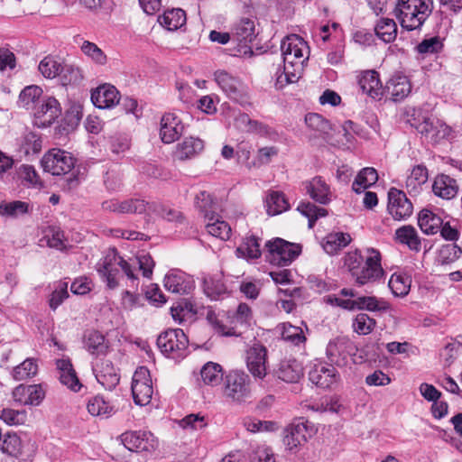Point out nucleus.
I'll list each match as a JSON object with an SVG mask.
<instances>
[{"mask_svg": "<svg viewBox=\"0 0 462 462\" xmlns=\"http://www.w3.org/2000/svg\"><path fill=\"white\" fill-rule=\"evenodd\" d=\"M29 205L23 201L15 200L11 202L2 203L0 205V215L17 217L28 212Z\"/></svg>", "mask_w": 462, "mask_h": 462, "instance_id": "59", "label": "nucleus"}, {"mask_svg": "<svg viewBox=\"0 0 462 462\" xmlns=\"http://www.w3.org/2000/svg\"><path fill=\"white\" fill-rule=\"evenodd\" d=\"M236 127L243 132L263 134L267 133L266 126L262 123L253 120L248 115L240 113L235 119Z\"/></svg>", "mask_w": 462, "mask_h": 462, "instance_id": "50", "label": "nucleus"}, {"mask_svg": "<svg viewBox=\"0 0 462 462\" xmlns=\"http://www.w3.org/2000/svg\"><path fill=\"white\" fill-rule=\"evenodd\" d=\"M84 344L86 349L94 356H100L106 354L108 345L105 337L98 331H89L85 336Z\"/></svg>", "mask_w": 462, "mask_h": 462, "instance_id": "39", "label": "nucleus"}, {"mask_svg": "<svg viewBox=\"0 0 462 462\" xmlns=\"http://www.w3.org/2000/svg\"><path fill=\"white\" fill-rule=\"evenodd\" d=\"M154 267V262L150 254H141L129 262L119 256L115 250L108 253L97 264V271L106 282L109 289L118 286V273L121 269L127 278L134 283L138 281L135 272L137 268L143 272L144 277L150 278Z\"/></svg>", "mask_w": 462, "mask_h": 462, "instance_id": "1", "label": "nucleus"}, {"mask_svg": "<svg viewBox=\"0 0 462 462\" xmlns=\"http://www.w3.org/2000/svg\"><path fill=\"white\" fill-rule=\"evenodd\" d=\"M203 290L208 298L215 300L228 295V291L220 276L204 278Z\"/></svg>", "mask_w": 462, "mask_h": 462, "instance_id": "40", "label": "nucleus"}, {"mask_svg": "<svg viewBox=\"0 0 462 462\" xmlns=\"http://www.w3.org/2000/svg\"><path fill=\"white\" fill-rule=\"evenodd\" d=\"M105 211L119 214H156L168 221H180L181 213L175 208L157 202H145L143 199H131L124 201L116 199L106 200L102 203Z\"/></svg>", "mask_w": 462, "mask_h": 462, "instance_id": "2", "label": "nucleus"}, {"mask_svg": "<svg viewBox=\"0 0 462 462\" xmlns=\"http://www.w3.org/2000/svg\"><path fill=\"white\" fill-rule=\"evenodd\" d=\"M61 109L58 100L52 97H43L42 104L35 108V124L40 127L51 125L60 115Z\"/></svg>", "mask_w": 462, "mask_h": 462, "instance_id": "18", "label": "nucleus"}, {"mask_svg": "<svg viewBox=\"0 0 462 462\" xmlns=\"http://www.w3.org/2000/svg\"><path fill=\"white\" fill-rule=\"evenodd\" d=\"M87 409L92 416L101 418H108L115 412L113 405L100 395L89 398L87 403Z\"/></svg>", "mask_w": 462, "mask_h": 462, "instance_id": "38", "label": "nucleus"}, {"mask_svg": "<svg viewBox=\"0 0 462 462\" xmlns=\"http://www.w3.org/2000/svg\"><path fill=\"white\" fill-rule=\"evenodd\" d=\"M37 373V359L29 357L13 368L12 376L16 381H23L34 377Z\"/></svg>", "mask_w": 462, "mask_h": 462, "instance_id": "42", "label": "nucleus"}, {"mask_svg": "<svg viewBox=\"0 0 462 462\" xmlns=\"http://www.w3.org/2000/svg\"><path fill=\"white\" fill-rule=\"evenodd\" d=\"M281 334L285 341L291 342L294 345H299L306 340L302 328L289 323L282 324Z\"/></svg>", "mask_w": 462, "mask_h": 462, "instance_id": "56", "label": "nucleus"}, {"mask_svg": "<svg viewBox=\"0 0 462 462\" xmlns=\"http://www.w3.org/2000/svg\"><path fill=\"white\" fill-rule=\"evenodd\" d=\"M164 287L174 293L188 294L194 288V281L180 270H171L164 277Z\"/></svg>", "mask_w": 462, "mask_h": 462, "instance_id": "20", "label": "nucleus"}, {"mask_svg": "<svg viewBox=\"0 0 462 462\" xmlns=\"http://www.w3.org/2000/svg\"><path fill=\"white\" fill-rule=\"evenodd\" d=\"M16 176L18 179L25 181L28 185L33 187L40 183L39 176L32 165L22 164L19 168L16 169Z\"/></svg>", "mask_w": 462, "mask_h": 462, "instance_id": "63", "label": "nucleus"}, {"mask_svg": "<svg viewBox=\"0 0 462 462\" xmlns=\"http://www.w3.org/2000/svg\"><path fill=\"white\" fill-rule=\"evenodd\" d=\"M122 444L130 451L151 452L157 448L158 441L147 431H126L120 436Z\"/></svg>", "mask_w": 462, "mask_h": 462, "instance_id": "13", "label": "nucleus"}, {"mask_svg": "<svg viewBox=\"0 0 462 462\" xmlns=\"http://www.w3.org/2000/svg\"><path fill=\"white\" fill-rule=\"evenodd\" d=\"M207 220L206 229L212 236L220 238L221 240H228L231 236V227L224 220H220L214 213L206 214Z\"/></svg>", "mask_w": 462, "mask_h": 462, "instance_id": "33", "label": "nucleus"}, {"mask_svg": "<svg viewBox=\"0 0 462 462\" xmlns=\"http://www.w3.org/2000/svg\"><path fill=\"white\" fill-rule=\"evenodd\" d=\"M442 218L431 210L424 208L418 217V224L421 231L427 235L438 233L442 226Z\"/></svg>", "mask_w": 462, "mask_h": 462, "instance_id": "34", "label": "nucleus"}, {"mask_svg": "<svg viewBox=\"0 0 462 462\" xmlns=\"http://www.w3.org/2000/svg\"><path fill=\"white\" fill-rule=\"evenodd\" d=\"M204 148V143L199 138L188 137L176 146L174 156L180 161L193 158Z\"/></svg>", "mask_w": 462, "mask_h": 462, "instance_id": "31", "label": "nucleus"}, {"mask_svg": "<svg viewBox=\"0 0 462 462\" xmlns=\"http://www.w3.org/2000/svg\"><path fill=\"white\" fill-rule=\"evenodd\" d=\"M267 213L270 216L281 214L289 208V203L283 193L273 191L266 199Z\"/></svg>", "mask_w": 462, "mask_h": 462, "instance_id": "52", "label": "nucleus"}, {"mask_svg": "<svg viewBox=\"0 0 462 462\" xmlns=\"http://www.w3.org/2000/svg\"><path fill=\"white\" fill-rule=\"evenodd\" d=\"M159 21L169 31H174L186 23V14L180 8L171 9L166 11L162 16H160Z\"/></svg>", "mask_w": 462, "mask_h": 462, "instance_id": "44", "label": "nucleus"}, {"mask_svg": "<svg viewBox=\"0 0 462 462\" xmlns=\"http://www.w3.org/2000/svg\"><path fill=\"white\" fill-rule=\"evenodd\" d=\"M119 92L112 85L105 84L91 93V100L98 108H109L118 104Z\"/></svg>", "mask_w": 462, "mask_h": 462, "instance_id": "23", "label": "nucleus"}, {"mask_svg": "<svg viewBox=\"0 0 462 462\" xmlns=\"http://www.w3.org/2000/svg\"><path fill=\"white\" fill-rule=\"evenodd\" d=\"M38 69L46 79H55L62 71V60L55 56H46L39 63Z\"/></svg>", "mask_w": 462, "mask_h": 462, "instance_id": "43", "label": "nucleus"}, {"mask_svg": "<svg viewBox=\"0 0 462 462\" xmlns=\"http://www.w3.org/2000/svg\"><path fill=\"white\" fill-rule=\"evenodd\" d=\"M0 448L2 453L6 456V460L9 459L8 462H20L19 458L23 452V444L16 433L5 434L0 442Z\"/></svg>", "mask_w": 462, "mask_h": 462, "instance_id": "25", "label": "nucleus"}, {"mask_svg": "<svg viewBox=\"0 0 462 462\" xmlns=\"http://www.w3.org/2000/svg\"><path fill=\"white\" fill-rule=\"evenodd\" d=\"M60 76L63 85L75 84L81 80L82 75L79 68L72 65L66 64L62 61V71Z\"/></svg>", "mask_w": 462, "mask_h": 462, "instance_id": "61", "label": "nucleus"}, {"mask_svg": "<svg viewBox=\"0 0 462 462\" xmlns=\"http://www.w3.org/2000/svg\"><path fill=\"white\" fill-rule=\"evenodd\" d=\"M42 165L45 171L52 175H64L74 168L75 159L69 152L53 148L44 154Z\"/></svg>", "mask_w": 462, "mask_h": 462, "instance_id": "8", "label": "nucleus"}, {"mask_svg": "<svg viewBox=\"0 0 462 462\" xmlns=\"http://www.w3.org/2000/svg\"><path fill=\"white\" fill-rule=\"evenodd\" d=\"M81 51L93 62L98 65H104L106 63V55L105 52L94 42L88 41H83L80 45Z\"/></svg>", "mask_w": 462, "mask_h": 462, "instance_id": "55", "label": "nucleus"}, {"mask_svg": "<svg viewBox=\"0 0 462 462\" xmlns=\"http://www.w3.org/2000/svg\"><path fill=\"white\" fill-rule=\"evenodd\" d=\"M433 193L443 199H451L458 192V185L455 179L446 174H439L432 185Z\"/></svg>", "mask_w": 462, "mask_h": 462, "instance_id": "28", "label": "nucleus"}, {"mask_svg": "<svg viewBox=\"0 0 462 462\" xmlns=\"http://www.w3.org/2000/svg\"><path fill=\"white\" fill-rule=\"evenodd\" d=\"M411 279L403 273H393L388 282V286L394 296L404 297L411 290Z\"/></svg>", "mask_w": 462, "mask_h": 462, "instance_id": "49", "label": "nucleus"}, {"mask_svg": "<svg viewBox=\"0 0 462 462\" xmlns=\"http://www.w3.org/2000/svg\"><path fill=\"white\" fill-rule=\"evenodd\" d=\"M265 248L267 260L278 266L291 264L301 252L300 245L279 237L267 241Z\"/></svg>", "mask_w": 462, "mask_h": 462, "instance_id": "4", "label": "nucleus"}, {"mask_svg": "<svg viewBox=\"0 0 462 462\" xmlns=\"http://www.w3.org/2000/svg\"><path fill=\"white\" fill-rule=\"evenodd\" d=\"M310 380L317 386L329 388L338 380V374L333 366L318 365L309 374Z\"/></svg>", "mask_w": 462, "mask_h": 462, "instance_id": "27", "label": "nucleus"}, {"mask_svg": "<svg viewBox=\"0 0 462 462\" xmlns=\"http://www.w3.org/2000/svg\"><path fill=\"white\" fill-rule=\"evenodd\" d=\"M283 58V73L277 79L279 83L285 81L286 83L296 82L300 78L303 63L308 60V56L300 55L294 57L291 52H282Z\"/></svg>", "mask_w": 462, "mask_h": 462, "instance_id": "19", "label": "nucleus"}, {"mask_svg": "<svg viewBox=\"0 0 462 462\" xmlns=\"http://www.w3.org/2000/svg\"><path fill=\"white\" fill-rule=\"evenodd\" d=\"M432 0H399L393 14L401 26L408 31L420 29L431 14Z\"/></svg>", "mask_w": 462, "mask_h": 462, "instance_id": "3", "label": "nucleus"}, {"mask_svg": "<svg viewBox=\"0 0 462 462\" xmlns=\"http://www.w3.org/2000/svg\"><path fill=\"white\" fill-rule=\"evenodd\" d=\"M267 349L259 344L246 352V367L255 379H263L267 374Z\"/></svg>", "mask_w": 462, "mask_h": 462, "instance_id": "14", "label": "nucleus"}, {"mask_svg": "<svg viewBox=\"0 0 462 462\" xmlns=\"http://www.w3.org/2000/svg\"><path fill=\"white\" fill-rule=\"evenodd\" d=\"M386 92L393 101L405 98L411 90L410 80L406 76L394 75L386 83Z\"/></svg>", "mask_w": 462, "mask_h": 462, "instance_id": "29", "label": "nucleus"}, {"mask_svg": "<svg viewBox=\"0 0 462 462\" xmlns=\"http://www.w3.org/2000/svg\"><path fill=\"white\" fill-rule=\"evenodd\" d=\"M97 382L106 390L112 391L119 383L120 375L112 362L103 360L94 368Z\"/></svg>", "mask_w": 462, "mask_h": 462, "instance_id": "22", "label": "nucleus"}, {"mask_svg": "<svg viewBox=\"0 0 462 462\" xmlns=\"http://www.w3.org/2000/svg\"><path fill=\"white\" fill-rule=\"evenodd\" d=\"M42 94V89L35 85L28 86L23 88L19 96V101L23 107L30 108V106L40 98Z\"/></svg>", "mask_w": 462, "mask_h": 462, "instance_id": "60", "label": "nucleus"}, {"mask_svg": "<svg viewBox=\"0 0 462 462\" xmlns=\"http://www.w3.org/2000/svg\"><path fill=\"white\" fill-rule=\"evenodd\" d=\"M415 128L429 142L433 143L449 138L451 135V128L434 116H424L421 122L415 125Z\"/></svg>", "mask_w": 462, "mask_h": 462, "instance_id": "12", "label": "nucleus"}, {"mask_svg": "<svg viewBox=\"0 0 462 462\" xmlns=\"http://www.w3.org/2000/svg\"><path fill=\"white\" fill-rule=\"evenodd\" d=\"M337 305L348 310H367L370 312H387L391 304L383 298L375 296H358L356 299H336Z\"/></svg>", "mask_w": 462, "mask_h": 462, "instance_id": "10", "label": "nucleus"}, {"mask_svg": "<svg viewBox=\"0 0 462 462\" xmlns=\"http://www.w3.org/2000/svg\"><path fill=\"white\" fill-rule=\"evenodd\" d=\"M215 79L229 98L242 106L248 104L249 98L246 88L238 79L226 71L221 70L215 73Z\"/></svg>", "mask_w": 462, "mask_h": 462, "instance_id": "11", "label": "nucleus"}, {"mask_svg": "<svg viewBox=\"0 0 462 462\" xmlns=\"http://www.w3.org/2000/svg\"><path fill=\"white\" fill-rule=\"evenodd\" d=\"M200 375L205 384L217 385L223 378L222 367L217 363L208 362L201 368Z\"/></svg>", "mask_w": 462, "mask_h": 462, "instance_id": "51", "label": "nucleus"}, {"mask_svg": "<svg viewBox=\"0 0 462 462\" xmlns=\"http://www.w3.org/2000/svg\"><path fill=\"white\" fill-rule=\"evenodd\" d=\"M312 434L313 429L307 422L295 421L284 430L283 443L288 449L294 450L306 443Z\"/></svg>", "mask_w": 462, "mask_h": 462, "instance_id": "15", "label": "nucleus"}, {"mask_svg": "<svg viewBox=\"0 0 462 462\" xmlns=\"http://www.w3.org/2000/svg\"><path fill=\"white\" fill-rule=\"evenodd\" d=\"M250 378L243 371H231L226 376L224 395L226 398L241 402L250 396Z\"/></svg>", "mask_w": 462, "mask_h": 462, "instance_id": "7", "label": "nucleus"}, {"mask_svg": "<svg viewBox=\"0 0 462 462\" xmlns=\"http://www.w3.org/2000/svg\"><path fill=\"white\" fill-rule=\"evenodd\" d=\"M349 343L343 338H336L328 342L326 355L328 361L337 366H345L348 362Z\"/></svg>", "mask_w": 462, "mask_h": 462, "instance_id": "24", "label": "nucleus"}, {"mask_svg": "<svg viewBox=\"0 0 462 462\" xmlns=\"http://www.w3.org/2000/svg\"><path fill=\"white\" fill-rule=\"evenodd\" d=\"M243 425L247 431L252 433L273 431L276 427L273 421L261 420L251 417L245 418Z\"/></svg>", "mask_w": 462, "mask_h": 462, "instance_id": "58", "label": "nucleus"}, {"mask_svg": "<svg viewBox=\"0 0 462 462\" xmlns=\"http://www.w3.org/2000/svg\"><path fill=\"white\" fill-rule=\"evenodd\" d=\"M388 211L393 218L404 219L411 215L412 204L403 191L392 188L388 192Z\"/></svg>", "mask_w": 462, "mask_h": 462, "instance_id": "16", "label": "nucleus"}, {"mask_svg": "<svg viewBox=\"0 0 462 462\" xmlns=\"http://www.w3.org/2000/svg\"><path fill=\"white\" fill-rule=\"evenodd\" d=\"M365 254L363 264L353 277L356 283L360 286L375 282L384 275V271L381 265L379 251L374 248H367Z\"/></svg>", "mask_w": 462, "mask_h": 462, "instance_id": "6", "label": "nucleus"}, {"mask_svg": "<svg viewBox=\"0 0 462 462\" xmlns=\"http://www.w3.org/2000/svg\"><path fill=\"white\" fill-rule=\"evenodd\" d=\"M376 35L384 42H392L397 36V25L394 20L381 18L374 27Z\"/></svg>", "mask_w": 462, "mask_h": 462, "instance_id": "48", "label": "nucleus"}, {"mask_svg": "<svg viewBox=\"0 0 462 462\" xmlns=\"http://www.w3.org/2000/svg\"><path fill=\"white\" fill-rule=\"evenodd\" d=\"M281 51L282 52H291L294 57L309 54L306 42L296 34L289 35L282 42Z\"/></svg>", "mask_w": 462, "mask_h": 462, "instance_id": "47", "label": "nucleus"}, {"mask_svg": "<svg viewBox=\"0 0 462 462\" xmlns=\"http://www.w3.org/2000/svg\"><path fill=\"white\" fill-rule=\"evenodd\" d=\"M305 122L309 127L320 134H327L330 130V124L319 114H309L305 117Z\"/></svg>", "mask_w": 462, "mask_h": 462, "instance_id": "62", "label": "nucleus"}, {"mask_svg": "<svg viewBox=\"0 0 462 462\" xmlns=\"http://www.w3.org/2000/svg\"><path fill=\"white\" fill-rule=\"evenodd\" d=\"M376 325L374 319L370 318L365 313H359L353 320V329L359 335L370 334Z\"/></svg>", "mask_w": 462, "mask_h": 462, "instance_id": "57", "label": "nucleus"}, {"mask_svg": "<svg viewBox=\"0 0 462 462\" xmlns=\"http://www.w3.org/2000/svg\"><path fill=\"white\" fill-rule=\"evenodd\" d=\"M302 374V366L296 360L282 362L277 371L278 378L286 383H296Z\"/></svg>", "mask_w": 462, "mask_h": 462, "instance_id": "37", "label": "nucleus"}, {"mask_svg": "<svg viewBox=\"0 0 462 462\" xmlns=\"http://www.w3.org/2000/svg\"><path fill=\"white\" fill-rule=\"evenodd\" d=\"M184 124L175 113H166L161 119L160 135L165 143H172L178 140L184 132Z\"/></svg>", "mask_w": 462, "mask_h": 462, "instance_id": "17", "label": "nucleus"}, {"mask_svg": "<svg viewBox=\"0 0 462 462\" xmlns=\"http://www.w3.org/2000/svg\"><path fill=\"white\" fill-rule=\"evenodd\" d=\"M428 180V171L423 166H416L412 169L410 176L406 180V188L410 192H418L421 185Z\"/></svg>", "mask_w": 462, "mask_h": 462, "instance_id": "53", "label": "nucleus"}, {"mask_svg": "<svg viewBox=\"0 0 462 462\" xmlns=\"http://www.w3.org/2000/svg\"><path fill=\"white\" fill-rule=\"evenodd\" d=\"M232 35L239 43L245 45L252 42L255 37L254 22L248 18L242 19L234 27Z\"/></svg>", "mask_w": 462, "mask_h": 462, "instance_id": "36", "label": "nucleus"}, {"mask_svg": "<svg viewBox=\"0 0 462 462\" xmlns=\"http://www.w3.org/2000/svg\"><path fill=\"white\" fill-rule=\"evenodd\" d=\"M395 239L406 245L411 250L420 249V240L416 229L411 226H403L395 231Z\"/></svg>", "mask_w": 462, "mask_h": 462, "instance_id": "41", "label": "nucleus"}, {"mask_svg": "<svg viewBox=\"0 0 462 462\" xmlns=\"http://www.w3.org/2000/svg\"><path fill=\"white\" fill-rule=\"evenodd\" d=\"M57 368L60 371V380L61 383L67 385L69 389L77 392L80 388L79 381L73 369L69 359L61 358L56 362Z\"/></svg>", "mask_w": 462, "mask_h": 462, "instance_id": "32", "label": "nucleus"}, {"mask_svg": "<svg viewBox=\"0 0 462 462\" xmlns=\"http://www.w3.org/2000/svg\"><path fill=\"white\" fill-rule=\"evenodd\" d=\"M253 321V312L246 303H240L231 317L233 328L224 332L226 336H240L244 329H247Z\"/></svg>", "mask_w": 462, "mask_h": 462, "instance_id": "21", "label": "nucleus"}, {"mask_svg": "<svg viewBox=\"0 0 462 462\" xmlns=\"http://www.w3.org/2000/svg\"><path fill=\"white\" fill-rule=\"evenodd\" d=\"M132 393L137 405L144 406L151 402L153 394L152 381L150 371L144 367H138L132 380Z\"/></svg>", "mask_w": 462, "mask_h": 462, "instance_id": "9", "label": "nucleus"}, {"mask_svg": "<svg viewBox=\"0 0 462 462\" xmlns=\"http://www.w3.org/2000/svg\"><path fill=\"white\" fill-rule=\"evenodd\" d=\"M239 256L247 259H257L262 254L260 239L255 236H246L241 245L236 249Z\"/></svg>", "mask_w": 462, "mask_h": 462, "instance_id": "45", "label": "nucleus"}, {"mask_svg": "<svg viewBox=\"0 0 462 462\" xmlns=\"http://www.w3.org/2000/svg\"><path fill=\"white\" fill-rule=\"evenodd\" d=\"M443 47L442 42L439 37H430L424 39L416 47V50L420 54H434L441 51Z\"/></svg>", "mask_w": 462, "mask_h": 462, "instance_id": "64", "label": "nucleus"}, {"mask_svg": "<svg viewBox=\"0 0 462 462\" xmlns=\"http://www.w3.org/2000/svg\"><path fill=\"white\" fill-rule=\"evenodd\" d=\"M358 85L364 94L373 98L379 97L382 94V83L378 73L374 70L362 72L358 79Z\"/></svg>", "mask_w": 462, "mask_h": 462, "instance_id": "30", "label": "nucleus"}, {"mask_svg": "<svg viewBox=\"0 0 462 462\" xmlns=\"http://www.w3.org/2000/svg\"><path fill=\"white\" fill-rule=\"evenodd\" d=\"M297 209L309 219L310 228L314 226V224L319 217H325L328 213L325 208H319L310 202L300 203Z\"/></svg>", "mask_w": 462, "mask_h": 462, "instance_id": "54", "label": "nucleus"}, {"mask_svg": "<svg viewBox=\"0 0 462 462\" xmlns=\"http://www.w3.org/2000/svg\"><path fill=\"white\" fill-rule=\"evenodd\" d=\"M347 233L336 232L328 234L322 242V247L328 254H335L351 242Z\"/></svg>", "mask_w": 462, "mask_h": 462, "instance_id": "35", "label": "nucleus"}, {"mask_svg": "<svg viewBox=\"0 0 462 462\" xmlns=\"http://www.w3.org/2000/svg\"><path fill=\"white\" fill-rule=\"evenodd\" d=\"M378 180L377 171L374 168H364L357 174L353 182L352 189L356 193H361L374 184Z\"/></svg>", "mask_w": 462, "mask_h": 462, "instance_id": "46", "label": "nucleus"}, {"mask_svg": "<svg viewBox=\"0 0 462 462\" xmlns=\"http://www.w3.org/2000/svg\"><path fill=\"white\" fill-rule=\"evenodd\" d=\"M307 193L319 204L326 205L331 200V191L327 182L319 176L304 183Z\"/></svg>", "mask_w": 462, "mask_h": 462, "instance_id": "26", "label": "nucleus"}, {"mask_svg": "<svg viewBox=\"0 0 462 462\" xmlns=\"http://www.w3.org/2000/svg\"><path fill=\"white\" fill-rule=\"evenodd\" d=\"M157 346L164 355L177 359L185 356L189 340L181 329H168L158 337Z\"/></svg>", "mask_w": 462, "mask_h": 462, "instance_id": "5", "label": "nucleus"}]
</instances>
